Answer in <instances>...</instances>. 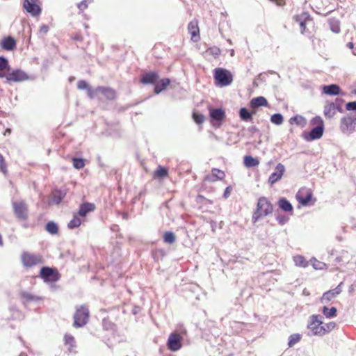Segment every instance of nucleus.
Masks as SVG:
<instances>
[{
  "label": "nucleus",
  "mask_w": 356,
  "mask_h": 356,
  "mask_svg": "<svg viewBox=\"0 0 356 356\" xmlns=\"http://www.w3.org/2000/svg\"><path fill=\"white\" fill-rule=\"evenodd\" d=\"M48 32V26L47 25H42L40 28V33L42 34H46Z\"/></svg>",
  "instance_id": "56"
},
{
  "label": "nucleus",
  "mask_w": 356,
  "mask_h": 356,
  "mask_svg": "<svg viewBox=\"0 0 356 356\" xmlns=\"http://www.w3.org/2000/svg\"><path fill=\"white\" fill-rule=\"evenodd\" d=\"M270 120L273 123L280 125L283 122V117L281 114L276 113L271 116Z\"/></svg>",
  "instance_id": "42"
},
{
  "label": "nucleus",
  "mask_w": 356,
  "mask_h": 356,
  "mask_svg": "<svg viewBox=\"0 0 356 356\" xmlns=\"http://www.w3.org/2000/svg\"><path fill=\"white\" fill-rule=\"evenodd\" d=\"M40 276L46 282H54L58 279L57 272L49 267H43L41 268Z\"/></svg>",
  "instance_id": "10"
},
{
  "label": "nucleus",
  "mask_w": 356,
  "mask_h": 356,
  "mask_svg": "<svg viewBox=\"0 0 356 356\" xmlns=\"http://www.w3.org/2000/svg\"><path fill=\"white\" fill-rule=\"evenodd\" d=\"M296 21L299 22H309L312 19L310 18L309 15L306 12H302L301 14L295 17Z\"/></svg>",
  "instance_id": "34"
},
{
  "label": "nucleus",
  "mask_w": 356,
  "mask_h": 356,
  "mask_svg": "<svg viewBox=\"0 0 356 356\" xmlns=\"http://www.w3.org/2000/svg\"><path fill=\"white\" fill-rule=\"evenodd\" d=\"M291 124L295 123L297 125L305 127L307 124L305 118L301 115H296L290 119Z\"/></svg>",
  "instance_id": "33"
},
{
  "label": "nucleus",
  "mask_w": 356,
  "mask_h": 356,
  "mask_svg": "<svg viewBox=\"0 0 356 356\" xmlns=\"http://www.w3.org/2000/svg\"><path fill=\"white\" fill-rule=\"evenodd\" d=\"M353 53L354 55H356V51H353Z\"/></svg>",
  "instance_id": "60"
},
{
  "label": "nucleus",
  "mask_w": 356,
  "mask_h": 356,
  "mask_svg": "<svg viewBox=\"0 0 356 356\" xmlns=\"http://www.w3.org/2000/svg\"><path fill=\"white\" fill-rule=\"evenodd\" d=\"M356 128V120L353 115H347L341 118L340 129L343 133L350 134Z\"/></svg>",
  "instance_id": "6"
},
{
  "label": "nucleus",
  "mask_w": 356,
  "mask_h": 356,
  "mask_svg": "<svg viewBox=\"0 0 356 356\" xmlns=\"http://www.w3.org/2000/svg\"><path fill=\"white\" fill-rule=\"evenodd\" d=\"M337 308L334 307L328 308L327 307L324 306L322 309L323 314L327 318L335 317L337 316Z\"/></svg>",
  "instance_id": "29"
},
{
  "label": "nucleus",
  "mask_w": 356,
  "mask_h": 356,
  "mask_svg": "<svg viewBox=\"0 0 356 356\" xmlns=\"http://www.w3.org/2000/svg\"><path fill=\"white\" fill-rule=\"evenodd\" d=\"M168 175V170L162 166H159L154 172V178H163Z\"/></svg>",
  "instance_id": "36"
},
{
  "label": "nucleus",
  "mask_w": 356,
  "mask_h": 356,
  "mask_svg": "<svg viewBox=\"0 0 356 356\" xmlns=\"http://www.w3.org/2000/svg\"><path fill=\"white\" fill-rule=\"evenodd\" d=\"M35 2H30L29 0H24V8L26 11L33 16H37L40 13V8L35 3Z\"/></svg>",
  "instance_id": "14"
},
{
  "label": "nucleus",
  "mask_w": 356,
  "mask_h": 356,
  "mask_svg": "<svg viewBox=\"0 0 356 356\" xmlns=\"http://www.w3.org/2000/svg\"><path fill=\"white\" fill-rule=\"evenodd\" d=\"M273 207L272 204L266 197H260L257 204V208L252 215V222L256 223L261 218L270 214Z\"/></svg>",
  "instance_id": "1"
},
{
  "label": "nucleus",
  "mask_w": 356,
  "mask_h": 356,
  "mask_svg": "<svg viewBox=\"0 0 356 356\" xmlns=\"http://www.w3.org/2000/svg\"><path fill=\"white\" fill-rule=\"evenodd\" d=\"M38 0H31L33 2H36Z\"/></svg>",
  "instance_id": "62"
},
{
  "label": "nucleus",
  "mask_w": 356,
  "mask_h": 356,
  "mask_svg": "<svg viewBox=\"0 0 356 356\" xmlns=\"http://www.w3.org/2000/svg\"><path fill=\"white\" fill-rule=\"evenodd\" d=\"M323 133V127L316 126L313 128L309 133V138L308 140H316L320 138Z\"/></svg>",
  "instance_id": "20"
},
{
  "label": "nucleus",
  "mask_w": 356,
  "mask_h": 356,
  "mask_svg": "<svg viewBox=\"0 0 356 356\" xmlns=\"http://www.w3.org/2000/svg\"><path fill=\"white\" fill-rule=\"evenodd\" d=\"M13 207L15 216L21 220H26L28 217L27 206L24 201L13 202Z\"/></svg>",
  "instance_id": "7"
},
{
  "label": "nucleus",
  "mask_w": 356,
  "mask_h": 356,
  "mask_svg": "<svg viewBox=\"0 0 356 356\" xmlns=\"http://www.w3.org/2000/svg\"><path fill=\"white\" fill-rule=\"evenodd\" d=\"M336 326V323L334 322H329L327 323H323L322 324V328H323V336L329 333Z\"/></svg>",
  "instance_id": "37"
},
{
  "label": "nucleus",
  "mask_w": 356,
  "mask_h": 356,
  "mask_svg": "<svg viewBox=\"0 0 356 356\" xmlns=\"http://www.w3.org/2000/svg\"><path fill=\"white\" fill-rule=\"evenodd\" d=\"M279 207L286 212L292 211L293 207L291 204L285 198H281L278 202Z\"/></svg>",
  "instance_id": "27"
},
{
  "label": "nucleus",
  "mask_w": 356,
  "mask_h": 356,
  "mask_svg": "<svg viewBox=\"0 0 356 356\" xmlns=\"http://www.w3.org/2000/svg\"><path fill=\"white\" fill-rule=\"evenodd\" d=\"M322 317L320 315H312L309 317L308 328L313 335L323 336Z\"/></svg>",
  "instance_id": "5"
},
{
  "label": "nucleus",
  "mask_w": 356,
  "mask_h": 356,
  "mask_svg": "<svg viewBox=\"0 0 356 356\" xmlns=\"http://www.w3.org/2000/svg\"><path fill=\"white\" fill-rule=\"evenodd\" d=\"M0 172H1L4 175L7 174V165L5 161L3 156L0 154Z\"/></svg>",
  "instance_id": "45"
},
{
  "label": "nucleus",
  "mask_w": 356,
  "mask_h": 356,
  "mask_svg": "<svg viewBox=\"0 0 356 356\" xmlns=\"http://www.w3.org/2000/svg\"><path fill=\"white\" fill-rule=\"evenodd\" d=\"M15 41L11 37L6 38L2 41V47L6 50L13 49L15 47Z\"/></svg>",
  "instance_id": "28"
},
{
  "label": "nucleus",
  "mask_w": 356,
  "mask_h": 356,
  "mask_svg": "<svg viewBox=\"0 0 356 356\" xmlns=\"http://www.w3.org/2000/svg\"><path fill=\"white\" fill-rule=\"evenodd\" d=\"M330 26L332 31L338 33L340 32L339 22L337 20H332L330 22Z\"/></svg>",
  "instance_id": "44"
},
{
  "label": "nucleus",
  "mask_w": 356,
  "mask_h": 356,
  "mask_svg": "<svg viewBox=\"0 0 356 356\" xmlns=\"http://www.w3.org/2000/svg\"><path fill=\"white\" fill-rule=\"evenodd\" d=\"M225 177V173L223 171L218 169H213L212 174L211 176H207L206 179L209 181H215L217 179L221 180Z\"/></svg>",
  "instance_id": "21"
},
{
  "label": "nucleus",
  "mask_w": 356,
  "mask_h": 356,
  "mask_svg": "<svg viewBox=\"0 0 356 356\" xmlns=\"http://www.w3.org/2000/svg\"><path fill=\"white\" fill-rule=\"evenodd\" d=\"M189 33L191 35V38L194 41H197L199 38V28L197 21H192L188 26Z\"/></svg>",
  "instance_id": "15"
},
{
  "label": "nucleus",
  "mask_w": 356,
  "mask_h": 356,
  "mask_svg": "<svg viewBox=\"0 0 356 356\" xmlns=\"http://www.w3.org/2000/svg\"><path fill=\"white\" fill-rule=\"evenodd\" d=\"M10 70L8 62L3 57H0V78H4L6 72Z\"/></svg>",
  "instance_id": "23"
},
{
  "label": "nucleus",
  "mask_w": 356,
  "mask_h": 356,
  "mask_svg": "<svg viewBox=\"0 0 356 356\" xmlns=\"http://www.w3.org/2000/svg\"><path fill=\"white\" fill-rule=\"evenodd\" d=\"M72 163L74 168L76 169H81L84 166V162L81 159L74 158L72 159Z\"/></svg>",
  "instance_id": "46"
},
{
  "label": "nucleus",
  "mask_w": 356,
  "mask_h": 356,
  "mask_svg": "<svg viewBox=\"0 0 356 356\" xmlns=\"http://www.w3.org/2000/svg\"><path fill=\"white\" fill-rule=\"evenodd\" d=\"M46 229L51 234H55L58 232V227L56 224L53 222H49L47 224Z\"/></svg>",
  "instance_id": "40"
},
{
  "label": "nucleus",
  "mask_w": 356,
  "mask_h": 356,
  "mask_svg": "<svg viewBox=\"0 0 356 356\" xmlns=\"http://www.w3.org/2000/svg\"><path fill=\"white\" fill-rule=\"evenodd\" d=\"M312 195L311 193H308L305 196H302L300 192H298L296 195V198L299 203L303 206H306L311 201Z\"/></svg>",
  "instance_id": "26"
},
{
  "label": "nucleus",
  "mask_w": 356,
  "mask_h": 356,
  "mask_svg": "<svg viewBox=\"0 0 356 356\" xmlns=\"http://www.w3.org/2000/svg\"><path fill=\"white\" fill-rule=\"evenodd\" d=\"M77 88L80 90H83V89H86L87 90V94L88 95V90L89 89H92V88H90L88 84L87 83V82L86 81H83V80H80L77 82Z\"/></svg>",
  "instance_id": "47"
},
{
  "label": "nucleus",
  "mask_w": 356,
  "mask_h": 356,
  "mask_svg": "<svg viewBox=\"0 0 356 356\" xmlns=\"http://www.w3.org/2000/svg\"><path fill=\"white\" fill-rule=\"evenodd\" d=\"M168 348L172 351H177L181 348V337L179 334L173 332L168 337Z\"/></svg>",
  "instance_id": "9"
},
{
  "label": "nucleus",
  "mask_w": 356,
  "mask_h": 356,
  "mask_svg": "<svg viewBox=\"0 0 356 356\" xmlns=\"http://www.w3.org/2000/svg\"><path fill=\"white\" fill-rule=\"evenodd\" d=\"M300 338L301 337L299 334H291L289 338V346L290 347L293 346L300 340Z\"/></svg>",
  "instance_id": "41"
},
{
  "label": "nucleus",
  "mask_w": 356,
  "mask_h": 356,
  "mask_svg": "<svg viewBox=\"0 0 356 356\" xmlns=\"http://www.w3.org/2000/svg\"><path fill=\"white\" fill-rule=\"evenodd\" d=\"M231 191H232V188L231 186H227L225 190V192H224V194H223V197L227 199L229 197L230 195V193H231Z\"/></svg>",
  "instance_id": "55"
},
{
  "label": "nucleus",
  "mask_w": 356,
  "mask_h": 356,
  "mask_svg": "<svg viewBox=\"0 0 356 356\" xmlns=\"http://www.w3.org/2000/svg\"><path fill=\"white\" fill-rule=\"evenodd\" d=\"M95 209V206L92 204L90 203H85L81 205L79 211V215L84 217L87 215V213L90 211H92Z\"/></svg>",
  "instance_id": "24"
},
{
  "label": "nucleus",
  "mask_w": 356,
  "mask_h": 356,
  "mask_svg": "<svg viewBox=\"0 0 356 356\" xmlns=\"http://www.w3.org/2000/svg\"><path fill=\"white\" fill-rule=\"evenodd\" d=\"M22 297L24 299L25 301L30 302H38L42 300L40 297L34 296L29 292L23 291L21 293Z\"/></svg>",
  "instance_id": "31"
},
{
  "label": "nucleus",
  "mask_w": 356,
  "mask_h": 356,
  "mask_svg": "<svg viewBox=\"0 0 356 356\" xmlns=\"http://www.w3.org/2000/svg\"><path fill=\"white\" fill-rule=\"evenodd\" d=\"M22 261L25 266L31 267L42 263V259L39 254L24 252L22 256Z\"/></svg>",
  "instance_id": "8"
},
{
  "label": "nucleus",
  "mask_w": 356,
  "mask_h": 356,
  "mask_svg": "<svg viewBox=\"0 0 356 356\" xmlns=\"http://www.w3.org/2000/svg\"><path fill=\"white\" fill-rule=\"evenodd\" d=\"M6 82H20L28 79V76L22 70H17L6 74Z\"/></svg>",
  "instance_id": "11"
},
{
  "label": "nucleus",
  "mask_w": 356,
  "mask_h": 356,
  "mask_svg": "<svg viewBox=\"0 0 356 356\" xmlns=\"http://www.w3.org/2000/svg\"><path fill=\"white\" fill-rule=\"evenodd\" d=\"M159 79V75L154 72L147 73L142 77L141 81L143 83H155Z\"/></svg>",
  "instance_id": "18"
},
{
  "label": "nucleus",
  "mask_w": 356,
  "mask_h": 356,
  "mask_svg": "<svg viewBox=\"0 0 356 356\" xmlns=\"http://www.w3.org/2000/svg\"><path fill=\"white\" fill-rule=\"evenodd\" d=\"M284 172V165H282V163H278L275 168V171L270 175L268 178V183L270 185H273L274 184L280 181L282 179Z\"/></svg>",
  "instance_id": "12"
},
{
  "label": "nucleus",
  "mask_w": 356,
  "mask_h": 356,
  "mask_svg": "<svg viewBox=\"0 0 356 356\" xmlns=\"http://www.w3.org/2000/svg\"><path fill=\"white\" fill-rule=\"evenodd\" d=\"M337 106L334 103H327L324 106V115L326 118H332L337 113Z\"/></svg>",
  "instance_id": "17"
},
{
  "label": "nucleus",
  "mask_w": 356,
  "mask_h": 356,
  "mask_svg": "<svg viewBox=\"0 0 356 356\" xmlns=\"http://www.w3.org/2000/svg\"><path fill=\"white\" fill-rule=\"evenodd\" d=\"M193 118L197 124H202L204 120V117L203 115L195 112L193 113Z\"/></svg>",
  "instance_id": "48"
},
{
  "label": "nucleus",
  "mask_w": 356,
  "mask_h": 356,
  "mask_svg": "<svg viewBox=\"0 0 356 356\" xmlns=\"http://www.w3.org/2000/svg\"><path fill=\"white\" fill-rule=\"evenodd\" d=\"M325 266L323 263L319 262L315 260V262L313 264V267L315 269H322L323 266Z\"/></svg>",
  "instance_id": "54"
},
{
  "label": "nucleus",
  "mask_w": 356,
  "mask_h": 356,
  "mask_svg": "<svg viewBox=\"0 0 356 356\" xmlns=\"http://www.w3.org/2000/svg\"><path fill=\"white\" fill-rule=\"evenodd\" d=\"M65 195V193L60 191L54 192L51 199V203L58 204L62 201Z\"/></svg>",
  "instance_id": "30"
},
{
  "label": "nucleus",
  "mask_w": 356,
  "mask_h": 356,
  "mask_svg": "<svg viewBox=\"0 0 356 356\" xmlns=\"http://www.w3.org/2000/svg\"><path fill=\"white\" fill-rule=\"evenodd\" d=\"M81 221L80 218L79 217H77L76 216H74L73 219L72 220H70V222L68 223V227L70 229H73V228L79 227L81 225Z\"/></svg>",
  "instance_id": "43"
},
{
  "label": "nucleus",
  "mask_w": 356,
  "mask_h": 356,
  "mask_svg": "<svg viewBox=\"0 0 356 356\" xmlns=\"http://www.w3.org/2000/svg\"><path fill=\"white\" fill-rule=\"evenodd\" d=\"M210 117L212 120L220 122L225 118V112L221 108H209Z\"/></svg>",
  "instance_id": "16"
},
{
  "label": "nucleus",
  "mask_w": 356,
  "mask_h": 356,
  "mask_svg": "<svg viewBox=\"0 0 356 356\" xmlns=\"http://www.w3.org/2000/svg\"><path fill=\"white\" fill-rule=\"evenodd\" d=\"M347 46H348V48H350V49H353L354 44H353V42H348V43L347 44Z\"/></svg>",
  "instance_id": "58"
},
{
  "label": "nucleus",
  "mask_w": 356,
  "mask_h": 356,
  "mask_svg": "<svg viewBox=\"0 0 356 356\" xmlns=\"http://www.w3.org/2000/svg\"><path fill=\"white\" fill-rule=\"evenodd\" d=\"M312 124L316 125V126L323 127V122L321 117H315L314 118H313V120H312Z\"/></svg>",
  "instance_id": "51"
},
{
  "label": "nucleus",
  "mask_w": 356,
  "mask_h": 356,
  "mask_svg": "<svg viewBox=\"0 0 356 356\" xmlns=\"http://www.w3.org/2000/svg\"><path fill=\"white\" fill-rule=\"evenodd\" d=\"M323 91L326 95H337L339 94L340 88L337 85L331 84L328 86H324L323 88Z\"/></svg>",
  "instance_id": "19"
},
{
  "label": "nucleus",
  "mask_w": 356,
  "mask_h": 356,
  "mask_svg": "<svg viewBox=\"0 0 356 356\" xmlns=\"http://www.w3.org/2000/svg\"><path fill=\"white\" fill-rule=\"evenodd\" d=\"M346 108L348 111H356V102H348V104H346Z\"/></svg>",
  "instance_id": "52"
},
{
  "label": "nucleus",
  "mask_w": 356,
  "mask_h": 356,
  "mask_svg": "<svg viewBox=\"0 0 356 356\" xmlns=\"http://www.w3.org/2000/svg\"><path fill=\"white\" fill-rule=\"evenodd\" d=\"M259 163V161L251 156H245L244 157V164L248 168L257 166Z\"/></svg>",
  "instance_id": "32"
},
{
  "label": "nucleus",
  "mask_w": 356,
  "mask_h": 356,
  "mask_svg": "<svg viewBox=\"0 0 356 356\" xmlns=\"http://www.w3.org/2000/svg\"><path fill=\"white\" fill-rule=\"evenodd\" d=\"M341 283L335 289L324 293L321 300V302L327 303L337 297L341 292Z\"/></svg>",
  "instance_id": "13"
},
{
  "label": "nucleus",
  "mask_w": 356,
  "mask_h": 356,
  "mask_svg": "<svg viewBox=\"0 0 356 356\" xmlns=\"http://www.w3.org/2000/svg\"><path fill=\"white\" fill-rule=\"evenodd\" d=\"M250 104L252 108H258L259 106H267L268 102L265 97H258L253 98L250 101Z\"/></svg>",
  "instance_id": "22"
},
{
  "label": "nucleus",
  "mask_w": 356,
  "mask_h": 356,
  "mask_svg": "<svg viewBox=\"0 0 356 356\" xmlns=\"http://www.w3.org/2000/svg\"><path fill=\"white\" fill-rule=\"evenodd\" d=\"M89 318V311L85 306H80L76 310L74 315V327H82L85 325Z\"/></svg>",
  "instance_id": "4"
},
{
  "label": "nucleus",
  "mask_w": 356,
  "mask_h": 356,
  "mask_svg": "<svg viewBox=\"0 0 356 356\" xmlns=\"http://www.w3.org/2000/svg\"><path fill=\"white\" fill-rule=\"evenodd\" d=\"M308 22H299V25L300 26V29H301V33H303L305 31V29H306V24H307Z\"/></svg>",
  "instance_id": "57"
},
{
  "label": "nucleus",
  "mask_w": 356,
  "mask_h": 356,
  "mask_svg": "<svg viewBox=\"0 0 356 356\" xmlns=\"http://www.w3.org/2000/svg\"><path fill=\"white\" fill-rule=\"evenodd\" d=\"M65 342L66 345H69L70 347L73 346V343L74 342V339L72 336L66 334L65 335Z\"/></svg>",
  "instance_id": "50"
},
{
  "label": "nucleus",
  "mask_w": 356,
  "mask_h": 356,
  "mask_svg": "<svg viewBox=\"0 0 356 356\" xmlns=\"http://www.w3.org/2000/svg\"><path fill=\"white\" fill-rule=\"evenodd\" d=\"M92 0H83L82 2L78 4V8L80 10L86 9L89 3H91Z\"/></svg>",
  "instance_id": "49"
},
{
  "label": "nucleus",
  "mask_w": 356,
  "mask_h": 356,
  "mask_svg": "<svg viewBox=\"0 0 356 356\" xmlns=\"http://www.w3.org/2000/svg\"><path fill=\"white\" fill-rule=\"evenodd\" d=\"M214 78L217 84L220 86H227L232 82V74L222 68H217L215 70Z\"/></svg>",
  "instance_id": "3"
},
{
  "label": "nucleus",
  "mask_w": 356,
  "mask_h": 356,
  "mask_svg": "<svg viewBox=\"0 0 356 356\" xmlns=\"http://www.w3.org/2000/svg\"><path fill=\"white\" fill-rule=\"evenodd\" d=\"M277 220L280 225H283L287 222L288 218L284 216H277Z\"/></svg>",
  "instance_id": "53"
},
{
  "label": "nucleus",
  "mask_w": 356,
  "mask_h": 356,
  "mask_svg": "<svg viewBox=\"0 0 356 356\" xmlns=\"http://www.w3.org/2000/svg\"><path fill=\"white\" fill-rule=\"evenodd\" d=\"M170 81L169 79H163L159 81L154 88V92L156 94L160 93L161 91L165 90L166 87L170 84Z\"/></svg>",
  "instance_id": "25"
},
{
  "label": "nucleus",
  "mask_w": 356,
  "mask_h": 356,
  "mask_svg": "<svg viewBox=\"0 0 356 356\" xmlns=\"http://www.w3.org/2000/svg\"><path fill=\"white\" fill-rule=\"evenodd\" d=\"M103 95L108 100H113L116 97V92L115 90L109 87L99 86L95 89L88 90V97L90 99L99 97Z\"/></svg>",
  "instance_id": "2"
},
{
  "label": "nucleus",
  "mask_w": 356,
  "mask_h": 356,
  "mask_svg": "<svg viewBox=\"0 0 356 356\" xmlns=\"http://www.w3.org/2000/svg\"><path fill=\"white\" fill-rule=\"evenodd\" d=\"M252 113L249 112L245 108H241L239 111L240 118L245 121L252 120Z\"/></svg>",
  "instance_id": "35"
},
{
  "label": "nucleus",
  "mask_w": 356,
  "mask_h": 356,
  "mask_svg": "<svg viewBox=\"0 0 356 356\" xmlns=\"http://www.w3.org/2000/svg\"><path fill=\"white\" fill-rule=\"evenodd\" d=\"M6 132H8V133H10V130L9 129H7Z\"/></svg>",
  "instance_id": "59"
},
{
  "label": "nucleus",
  "mask_w": 356,
  "mask_h": 356,
  "mask_svg": "<svg viewBox=\"0 0 356 356\" xmlns=\"http://www.w3.org/2000/svg\"><path fill=\"white\" fill-rule=\"evenodd\" d=\"M73 79H74V78H73V77H71V78L70 79V81H72Z\"/></svg>",
  "instance_id": "61"
},
{
  "label": "nucleus",
  "mask_w": 356,
  "mask_h": 356,
  "mask_svg": "<svg viewBox=\"0 0 356 356\" xmlns=\"http://www.w3.org/2000/svg\"><path fill=\"white\" fill-rule=\"evenodd\" d=\"M293 261L297 266L305 267L307 265L305 258L301 255H296L293 257Z\"/></svg>",
  "instance_id": "38"
},
{
  "label": "nucleus",
  "mask_w": 356,
  "mask_h": 356,
  "mask_svg": "<svg viewBox=\"0 0 356 356\" xmlns=\"http://www.w3.org/2000/svg\"><path fill=\"white\" fill-rule=\"evenodd\" d=\"M164 242L168 244H172L175 241V235L170 232H165L163 235Z\"/></svg>",
  "instance_id": "39"
}]
</instances>
